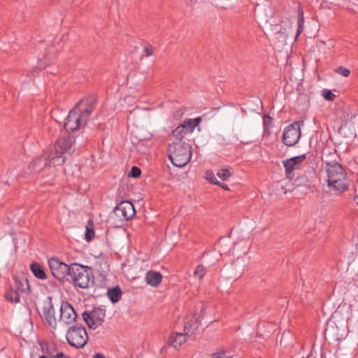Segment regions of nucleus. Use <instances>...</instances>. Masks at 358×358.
Masks as SVG:
<instances>
[{
  "label": "nucleus",
  "mask_w": 358,
  "mask_h": 358,
  "mask_svg": "<svg viewBox=\"0 0 358 358\" xmlns=\"http://www.w3.org/2000/svg\"><path fill=\"white\" fill-rule=\"evenodd\" d=\"M168 157L177 167L185 166L192 157V147L184 142H173L169 145Z\"/></svg>",
  "instance_id": "3"
},
{
  "label": "nucleus",
  "mask_w": 358,
  "mask_h": 358,
  "mask_svg": "<svg viewBox=\"0 0 358 358\" xmlns=\"http://www.w3.org/2000/svg\"><path fill=\"white\" fill-rule=\"evenodd\" d=\"M206 275V268L202 264H199L196 266L194 275L195 278L201 280Z\"/></svg>",
  "instance_id": "24"
},
{
  "label": "nucleus",
  "mask_w": 358,
  "mask_h": 358,
  "mask_svg": "<svg viewBox=\"0 0 358 358\" xmlns=\"http://www.w3.org/2000/svg\"><path fill=\"white\" fill-rule=\"evenodd\" d=\"M114 213L122 220H129L136 214L133 203L128 201H123L118 203L114 209Z\"/></svg>",
  "instance_id": "9"
},
{
  "label": "nucleus",
  "mask_w": 358,
  "mask_h": 358,
  "mask_svg": "<svg viewBox=\"0 0 358 358\" xmlns=\"http://www.w3.org/2000/svg\"><path fill=\"white\" fill-rule=\"evenodd\" d=\"M336 72L344 77H348L350 75V70L343 67L339 66L336 69Z\"/></svg>",
  "instance_id": "30"
},
{
  "label": "nucleus",
  "mask_w": 358,
  "mask_h": 358,
  "mask_svg": "<svg viewBox=\"0 0 358 358\" xmlns=\"http://www.w3.org/2000/svg\"><path fill=\"white\" fill-rule=\"evenodd\" d=\"M107 295L113 303H117L122 297V292L120 287L116 286L108 289Z\"/></svg>",
  "instance_id": "19"
},
{
  "label": "nucleus",
  "mask_w": 358,
  "mask_h": 358,
  "mask_svg": "<svg viewBox=\"0 0 358 358\" xmlns=\"http://www.w3.org/2000/svg\"><path fill=\"white\" fill-rule=\"evenodd\" d=\"M316 227L317 228H318L319 232L324 234L325 232L327 231L329 224L326 223L317 224Z\"/></svg>",
  "instance_id": "33"
},
{
  "label": "nucleus",
  "mask_w": 358,
  "mask_h": 358,
  "mask_svg": "<svg viewBox=\"0 0 358 358\" xmlns=\"http://www.w3.org/2000/svg\"><path fill=\"white\" fill-rule=\"evenodd\" d=\"M31 271L36 278L40 280H45L47 275L43 267L38 263H32L30 265Z\"/></svg>",
  "instance_id": "21"
},
{
  "label": "nucleus",
  "mask_w": 358,
  "mask_h": 358,
  "mask_svg": "<svg viewBox=\"0 0 358 358\" xmlns=\"http://www.w3.org/2000/svg\"><path fill=\"white\" fill-rule=\"evenodd\" d=\"M187 134L190 133L187 131V129H186L185 125L182 124L178 126L172 131V136L176 139L178 140V142H182V139Z\"/></svg>",
  "instance_id": "20"
},
{
  "label": "nucleus",
  "mask_w": 358,
  "mask_h": 358,
  "mask_svg": "<svg viewBox=\"0 0 358 358\" xmlns=\"http://www.w3.org/2000/svg\"><path fill=\"white\" fill-rule=\"evenodd\" d=\"M43 350L45 352V354L49 356L50 358H52V357H54V355H55L52 354V352L49 347L46 348L45 349H43Z\"/></svg>",
  "instance_id": "40"
},
{
  "label": "nucleus",
  "mask_w": 358,
  "mask_h": 358,
  "mask_svg": "<svg viewBox=\"0 0 358 358\" xmlns=\"http://www.w3.org/2000/svg\"><path fill=\"white\" fill-rule=\"evenodd\" d=\"M187 324L184 327V333H173L169 338V343L175 348H177L185 343L187 341V336L189 331L187 330Z\"/></svg>",
  "instance_id": "16"
},
{
  "label": "nucleus",
  "mask_w": 358,
  "mask_h": 358,
  "mask_svg": "<svg viewBox=\"0 0 358 358\" xmlns=\"http://www.w3.org/2000/svg\"><path fill=\"white\" fill-rule=\"evenodd\" d=\"M82 316L90 329H96L103 322L106 310L101 307H95L91 311H85Z\"/></svg>",
  "instance_id": "6"
},
{
  "label": "nucleus",
  "mask_w": 358,
  "mask_h": 358,
  "mask_svg": "<svg viewBox=\"0 0 358 358\" xmlns=\"http://www.w3.org/2000/svg\"><path fill=\"white\" fill-rule=\"evenodd\" d=\"M43 313L48 326L55 329L57 327V320L55 315V309L52 302L51 296H48L47 300L44 301L43 306Z\"/></svg>",
  "instance_id": "11"
},
{
  "label": "nucleus",
  "mask_w": 358,
  "mask_h": 358,
  "mask_svg": "<svg viewBox=\"0 0 358 358\" xmlns=\"http://www.w3.org/2000/svg\"><path fill=\"white\" fill-rule=\"evenodd\" d=\"M162 275L155 271H149L145 275V282L153 287H157L162 282Z\"/></svg>",
  "instance_id": "18"
},
{
  "label": "nucleus",
  "mask_w": 358,
  "mask_h": 358,
  "mask_svg": "<svg viewBox=\"0 0 358 358\" xmlns=\"http://www.w3.org/2000/svg\"><path fill=\"white\" fill-rule=\"evenodd\" d=\"M78 113V110L74 107L66 117L64 127L66 131H74L83 127L79 120Z\"/></svg>",
  "instance_id": "12"
},
{
  "label": "nucleus",
  "mask_w": 358,
  "mask_h": 358,
  "mask_svg": "<svg viewBox=\"0 0 358 358\" xmlns=\"http://www.w3.org/2000/svg\"><path fill=\"white\" fill-rule=\"evenodd\" d=\"M43 57L45 58V62H44L43 64H42V59H43L42 58H39L38 59H39V63H38V67L40 68L41 69L45 68L46 64H49V57H48V55H45Z\"/></svg>",
  "instance_id": "36"
},
{
  "label": "nucleus",
  "mask_w": 358,
  "mask_h": 358,
  "mask_svg": "<svg viewBox=\"0 0 358 358\" xmlns=\"http://www.w3.org/2000/svg\"><path fill=\"white\" fill-rule=\"evenodd\" d=\"M74 138L70 136H65L60 137L57 139L55 145V151L49 154V162L52 166L62 165L64 161V154H71L73 151Z\"/></svg>",
  "instance_id": "4"
},
{
  "label": "nucleus",
  "mask_w": 358,
  "mask_h": 358,
  "mask_svg": "<svg viewBox=\"0 0 358 358\" xmlns=\"http://www.w3.org/2000/svg\"><path fill=\"white\" fill-rule=\"evenodd\" d=\"M322 95L327 101H333L336 97V95L333 94L331 90L327 89H324L322 91Z\"/></svg>",
  "instance_id": "27"
},
{
  "label": "nucleus",
  "mask_w": 358,
  "mask_h": 358,
  "mask_svg": "<svg viewBox=\"0 0 358 358\" xmlns=\"http://www.w3.org/2000/svg\"><path fill=\"white\" fill-rule=\"evenodd\" d=\"M306 159V155H302L300 156L292 157L283 162L285 169L286 176L289 180L293 179L294 174V170L299 168V164Z\"/></svg>",
  "instance_id": "13"
},
{
  "label": "nucleus",
  "mask_w": 358,
  "mask_h": 358,
  "mask_svg": "<svg viewBox=\"0 0 358 358\" xmlns=\"http://www.w3.org/2000/svg\"><path fill=\"white\" fill-rule=\"evenodd\" d=\"M231 173L228 169H221L217 172V176L222 180H226L230 176Z\"/></svg>",
  "instance_id": "28"
},
{
  "label": "nucleus",
  "mask_w": 358,
  "mask_h": 358,
  "mask_svg": "<svg viewBox=\"0 0 358 358\" xmlns=\"http://www.w3.org/2000/svg\"><path fill=\"white\" fill-rule=\"evenodd\" d=\"M15 288L11 287L6 292L5 298L11 303H19L20 297L18 291L24 292L26 289L24 287L23 283L17 278H15Z\"/></svg>",
  "instance_id": "14"
},
{
  "label": "nucleus",
  "mask_w": 358,
  "mask_h": 358,
  "mask_svg": "<svg viewBox=\"0 0 358 358\" xmlns=\"http://www.w3.org/2000/svg\"><path fill=\"white\" fill-rule=\"evenodd\" d=\"M77 317L73 307L68 301H62L60 306L59 321L69 325L73 324Z\"/></svg>",
  "instance_id": "10"
},
{
  "label": "nucleus",
  "mask_w": 358,
  "mask_h": 358,
  "mask_svg": "<svg viewBox=\"0 0 358 358\" xmlns=\"http://www.w3.org/2000/svg\"><path fill=\"white\" fill-rule=\"evenodd\" d=\"M357 205H358V201H357Z\"/></svg>",
  "instance_id": "50"
},
{
  "label": "nucleus",
  "mask_w": 358,
  "mask_h": 358,
  "mask_svg": "<svg viewBox=\"0 0 358 358\" xmlns=\"http://www.w3.org/2000/svg\"><path fill=\"white\" fill-rule=\"evenodd\" d=\"M206 178L212 184L220 185V182L216 179L213 171H208L206 173Z\"/></svg>",
  "instance_id": "26"
},
{
  "label": "nucleus",
  "mask_w": 358,
  "mask_h": 358,
  "mask_svg": "<svg viewBox=\"0 0 358 358\" xmlns=\"http://www.w3.org/2000/svg\"><path fill=\"white\" fill-rule=\"evenodd\" d=\"M182 124L185 125L186 129H187V131L189 133H192L194 131V128L196 127L195 126H194V122L192 121V119H187L185 120Z\"/></svg>",
  "instance_id": "29"
},
{
  "label": "nucleus",
  "mask_w": 358,
  "mask_h": 358,
  "mask_svg": "<svg viewBox=\"0 0 358 358\" xmlns=\"http://www.w3.org/2000/svg\"><path fill=\"white\" fill-rule=\"evenodd\" d=\"M335 153L329 155L322 153V161L325 164L324 171L327 176L329 187L334 191L343 192L348 189L350 183L347 178V173L343 167L335 160H330L329 157L335 158Z\"/></svg>",
  "instance_id": "1"
},
{
  "label": "nucleus",
  "mask_w": 358,
  "mask_h": 358,
  "mask_svg": "<svg viewBox=\"0 0 358 358\" xmlns=\"http://www.w3.org/2000/svg\"><path fill=\"white\" fill-rule=\"evenodd\" d=\"M300 33V31H299V28L298 29V33H297V36Z\"/></svg>",
  "instance_id": "48"
},
{
  "label": "nucleus",
  "mask_w": 358,
  "mask_h": 358,
  "mask_svg": "<svg viewBox=\"0 0 358 358\" xmlns=\"http://www.w3.org/2000/svg\"><path fill=\"white\" fill-rule=\"evenodd\" d=\"M348 114H347L346 115L343 116V123L341 124L340 128H339V132H342L343 128L346 126V124H348L347 122V120H349V117L348 115Z\"/></svg>",
  "instance_id": "38"
},
{
  "label": "nucleus",
  "mask_w": 358,
  "mask_h": 358,
  "mask_svg": "<svg viewBox=\"0 0 358 358\" xmlns=\"http://www.w3.org/2000/svg\"><path fill=\"white\" fill-rule=\"evenodd\" d=\"M93 358H104V356L102 354H101V353H96L93 356Z\"/></svg>",
  "instance_id": "42"
},
{
  "label": "nucleus",
  "mask_w": 358,
  "mask_h": 358,
  "mask_svg": "<svg viewBox=\"0 0 358 358\" xmlns=\"http://www.w3.org/2000/svg\"><path fill=\"white\" fill-rule=\"evenodd\" d=\"M234 266L235 269H238V268L241 267V266H243V269L240 272L241 274H242L243 271H245V264L243 259H237L234 262Z\"/></svg>",
  "instance_id": "32"
},
{
  "label": "nucleus",
  "mask_w": 358,
  "mask_h": 358,
  "mask_svg": "<svg viewBox=\"0 0 358 358\" xmlns=\"http://www.w3.org/2000/svg\"><path fill=\"white\" fill-rule=\"evenodd\" d=\"M66 280L71 282L76 287L87 289L94 283L93 269L88 266L73 263Z\"/></svg>",
  "instance_id": "2"
},
{
  "label": "nucleus",
  "mask_w": 358,
  "mask_h": 358,
  "mask_svg": "<svg viewBox=\"0 0 358 358\" xmlns=\"http://www.w3.org/2000/svg\"><path fill=\"white\" fill-rule=\"evenodd\" d=\"M241 143L243 144H249L250 143L249 142H246V141H241Z\"/></svg>",
  "instance_id": "46"
},
{
  "label": "nucleus",
  "mask_w": 358,
  "mask_h": 358,
  "mask_svg": "<svg viewBox=\"0 0 358 358\" xmlns=\"http://www.w3.org/2000/svg\"><path fill=\"white\" fill-rule=\"evenodd\" d=\"M92 113V111H90V110L83 108L82 109V108H80L78 113V116L83 127L85 126L87 122Z\"/></svg>",
  "instance_id": "22"
},
{
  "label": "nucleus",
  "mask_w": 358,
  "mask_h": 358,
  "mask_svg": "<svg viewBox=\"0 0 358 358\" xmlns=\"http://www.w3.org/2000/svg\"><path fill=\"white\" fill-rule=\"evenodd\" d=\"M92 113V111H90V110L83 108L82 109V108H80L78 113V116L83 127L85 126L87 122Z\"/></svg>",
  "instance_id": "23"
},
{
  "label": "nucleus",
  "mask_w": 358,
  "mask_h": 358,
  "mask_svg": "<svg viewBox=\"0 0 358 358\" xmlns=\"http://www.w3.org/2000/svg\"><path fill=\"white\" fill-rule=\"evenodd\" d=\"M66 341L73 347L83 348L88 341V335L85 327L81 324L69 327L66 333Z\"/></svg>",
  "instance_id": "5"
},
{
  "label": "nucleus",
  "mask_w": 358,
  "mask_h": 358,
  "mask_svg": "<svg viewBox=\"0 0 358 358\" xmlns=\"http://www.w3.org/2000/svg\"><path fill=\"white\" fill-rule=\"evenodd\" d=\"M220 186H221V187H222L223 189H228L227 185H226V184H224V183H221V182H220Z\"/></svg>",
  "instance_id": "43"
},
{
  "label": "nucleus",
  "mask_w": 358,
  "mask_h": 358,
  "mask_svg": "<svg viewBox=\"0 0 358 358\" xmlns=\"http://www.w3.org/2000/svg\"><path fill=\"white\" fill-rule=\"evenodd\" d=\"M24 284L27 286V289H29V285L28 281L26 279L24 280Z\"/></svg>",
  "instance_id": "44"
},
{
  "label": "nucleus",
  "mask_w": 358,
  "mask_h": 358,
  "mask_svg": "<svg viewBox=\"0 0 358 358\" xmlns=\"http://www.w3.org/2000/svg\"><path fill=\"white\" fill-rule=\"evenodd\" d=\"M263 123L264 127H270L272 124V118L269 115H264Z\"/></svg>",
  "instance_id": "34"
},
{
  "label": "nucleus",
  "mask_w": 358,
  "mask_h": 358,
  "mask_svg": "<svg viewBox=\"0 0 358 358\" xmlns=\"http://www.w3.org/2000/svg\"><path fill=\"white\" fill-rule=\"evenodd\" d=\"M141 174V170L137 166H132L131 171L128 173L129 177L138 178Z\"/></svg>",
  "instance_id": "25"
},
{
  "label": "nucleus",
  "mask_w": 358,
  "mask_h": 358,
  "mask_svg": "<svg viewBox=\"0 0 358 358\" xmlns=\"http://www.w3.org/2000/svg\"><path fill=\"white\" fill-rule=\"evenodd\" d=\"M85 236L86 241H91L94 236V229L92 228L87 227Z\"/></svg>",
  "instance_id": "31"
},
{
  "label": "nucleus",
  "mask_w": 358,
  "mask_h": 358,
  "mask_svg": "<svg viewBox=\"0 0 358 358\" xmlns=\"http://www.w3.org/2000/svg\"><path fill=\"white\" fill-rule=\"evenodd\" d=\"M241 143L243 144H249L250 143L249 142H246V141H241Z\"/></svg>",
  "instance_id": "45"
},
{
  "label": "nucleus",
  "mask_w": 358,
  "mask_h": 358,
  "mask_svg": "<svg viewBox=\"0 0 358 358\" xmlns=\"http://www.w3.org/2000/svg\"><path fill=\"white\" fill-rule=\"evenodd\" d=\"M48 164L51 165L49 162V155L48 156H41L33 159L29 166V169L34 172H40Z\"/></svg>",
  "instance_id": "17"
},
{
  "label": "nucleus",
  "mask_w": 358,
  "mask_h": 358,
  "mask_svg": "<svg viewBox=\"0 0 358 358\" xmlns=\"http://www.w3.org/2000/svg\"><path fill=\"white\" fill-rule=\"evenodd\" d=\"M97 103V97L95 94H88L77 103L75 108L79 110L80 108L94 111Z\"/></svg>",
  "instance_id": "15"
},
{
  "label": "nucleus",
  "mask_w": 358,
  "mask_h": 358,
  "mask_svg": "<svg viewBox=\"0 0 358 358\" xmlns=\"http://www.w3.org/2000/svg\"><path fill=\"white\" fill-rule=\"evenodd\" d=\"M226 352H227L225 350L214 352L211 355L210 358H227Z\"/></svg>",
  "instance_id": "35"
},
{
  "label": "nucleus",
  "mask_w": 358,
  "mask_h": 358,
  "mask_svg": "<svg viewBox=\"0 0 358 358\" xmlns=\"http://www.w3.org/2000/svg\"><path fill=\"white\" fill-rule=\"evenodd\" d=\"M202 119L201 117H196L194 119H192V121L194 122V126L196 127L201 122Z\"/></svg>",
  "instance_id": "41"
},
{
  "label": "nucleus",
  "mask_w": 358,
  "mask_h": 358,
  "mask_svg": "<svg viewBox=\"0 0 358 358\" xmlns=\"http://www.w3.org/2000/svg\"><path fill=\"white\" fill-rule=\"evenodd\" d=\"M39 358H48L45 355H41L39 357Z\"/></svg>",
  "instance_id": "47"
},
{
  "label": "nucleus",
  "mask_w": 358,
  "mask_h": 358,
  "mask_svg": "<svg viewBox=\"0 0 358 358\" xmlns=\"http://www.w3.org/2000/svg\"><path fill=\"white\" fill-rule=\"evenodd\" d=\"M313 344H312V345H311V350H313ZM311 351H312V350H310V352H311Z\"/></svg>",
  "instance_id": "49"
},
{
  "label": "nucleus",
  "mask_w": 358,
  "mask_h": 358,
  "mask_svg": "<svg viewBox=\"0 0 358 358\" xmlns=\"http://www.w3.org/2000/svg\"><path fill=\"white\" fill-rule=\"evenodd\" d=\"M144 52L146 57H149L152 55V47L151 45L148 44L145 46Z\"/></svg>",
  "instance_id": "37"
},
{
  "label": "nucleus",
  "mask_w": 358,
  "mask_h": 358,
  "mask_svg": "<svg viewBox=\"0 0 358 358\" xmlns=\"http://www.w3.org/2000/svg\"><path fill=\"white\" fill-rule=\"evenodd\" d=\"M48 266L53 277L59 282L64 281L66 276L69 275L71 269V264L68 265L56 257L50 258L48 260Z\"/></svg>",
  "instance_id": "7"
},
{
  "label": "nucleus",
  "mask_w": 358,
  "mask_h": 358,
  "mask_svg": "<svg viewBox=\"0 0 358 358\" xmlns=\"http://www.w3.org/2000/svg\"><path fill=\"white\" fill-rule=\"evenodd\" d=\"M301 128L299 122L288 125L284 129L282 141L287 146H294L301 137Z\"/></svg>",
  "instance_id": "8"
},
{
  "label": "nucleus",
  "mask_w": 358,
  "mask_h": 358,
  "mask_svg": "<svg viewBox=\"0 0 358 358\" xmlns=\"http://www.w3.org/2000/svg\"><path fill=\"white\" fill-rule=\"evenodd\" d=\"M52 358H70L68 356H66L63 352H60L57 353L54 355V357H52Z\"/></svg>",
  "instance_id": "39"
}]
</instances>
